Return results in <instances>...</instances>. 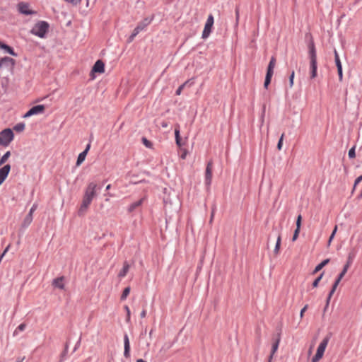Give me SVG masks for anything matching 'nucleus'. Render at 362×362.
I'll return each mask as SVG.
<instances>
[{
	"label": "nucleus",
	"instance_id": "51",
	"mask_svg": "<svg viewBox=\"0 0 362 362\" xmlns=\"http://www.w3.org/2000/svg\"><path fill=\"white\" fill-rule=\"evenodd\" d=\"M143 141H144V144H145L146 146L147 147H150V145H151V142L149 141H148L146 139L144 138L143 139Z\"/></svg>",
	"mask_w": 362,
	"mask_h": 362
},
{
	"label": "nucleus",
	"instance_id": "7",
	"mask_svg": "<svg viewBox=\"0 0 362 362\" xmlns=\"http://www.w3.org/2000/svg\"><path fill=\"white\" fill-rule=\"evenodd\" d=\"M17 8L19 13L23 15L35 14L36 12L30 8V4L26 2H20L17 5Z\"/></svg>",
	"mask_w": 362,
	"mask_h": 362
},
{
	"label": "nucleus",
	"instance_id": "19",
	"mask_svg": "<svg viewBox=\"0 0 362 362\" xmlns=\"http://www.w3.org/2000/svg\"><path fill=\"white\" fill-rule=\"evenodd\" d=\"M275 65H276V59L274 57H272L269 63L267 74L273 75L274 69L275 67Z\"/></svg>",
	"mask_w": 362,
	"mask_h": 362
},
{
	"label": "nucleus",
	"instance_id": "22",
	"mask_svg": "<svg viewBox=\"0 0 362 362\" xmlns=\"http://www.w3.org/2000/svg\"><path fill=\"white\" fill-rule=\"evenodd\" d=\"M129 269V264L127 262H124V263L123 264V268L119 272L118 276L120 278L124 277L127 275V274L128 273Z\"/></svg>",
	"mask_w": 362,
	"mask_h": 362
},
{
	"label": "nucleus",
	"instance_id": "14",
	"mask_svg": "<svg viewBox=\"0 0 362 362\" xmlns=\"http://www.w3.org/2000/svg\"><path fill=\"white\" fill-rule=\"evenodd\" d=\"M334 59H335L336 66L337 67L339 80V81H341L343 79L342 66H341V64L340 62L339 54L336 50H334Z\"/></svg>",
	"mask_w": 362,
	"mask_h": 362
},
{
	"label": "nucleus",
	"instance_id": "61",
	"mask_svg": "<svg viewBox=\"0 0 362 362\" xmlns=\"http://www.w3.org/2000/svg\"><path fill=\"white\" fill-rule=\"evenodd\" d=\"M64 355H65V353H64V354H63V355L62 356V358L60 359L59 362H62V360H63V357L64 356Z\"/></svg>",
	"mask_w": 362,
	"mask_h": 362
},
{
	"label": "nucleus",
	"instance_id": "58",
	"mask_svg": "<svg viewBox=\"0 0 362 362\" xmlns=\"http://www.w3.org/2000/svg\"><path fill=\"white\" fill-rule=\"evenodd\" d=\"M185 157H186V153H184L181 156V158H182V159H185Z\"/></svg>",
	"mask_w": 362,
	"mask_h": 362
},
{
	"label": "nucleus",
	"instance_id": "6",
	"mask_svg": "<svg viewBox=\"0 0 362 362\" xmlns=\"http://www.w3.org/2000/svg\"><path fill=\"white\" fill-rule=\"evenodd\" d=\"M214 23V16L212 14H209L207 18L206 22L205 23L204 30L202 32V37L203 39H206L210 35V34L211 33L212 28H213Z\"/></svg>",
	"mask_w": 362,
	"mask_h": 362
},
{
	"label": "nucleus",
	"instance_id": "10",
	"mask_svg": "<svg viewBox=\"0 0 362 362\" xmlns=\"http://www.w3.org/2000/svg\"><path fill=\"white\" fill-rule=\"evenodd\" d=\"M105 71V64L101 60H98L93 65L91 70L92 78H94V73L103 74Z\"/></svg>",
	"mask_w": 362,
	"mask_h": 362
},
{
	"label": "nucleus",
	"instance_id": "25",
	"mask_svg": "<svg viewBox=\"0 0 362 362\" xmlns=\"http://www.w3.org/2000/svg\"><path fill=\"white\" fill-rule=\"evenodd\" d=\"M281 242V235H279L277 240H276V245H275V247L274 250V253L275 255H278L279 253Z\"/></svg>",
	"mask_w": 362,
	"mask_h": 362
},
{
	"label": "nucleus",
	"instance_id": "63",
	"mask_svg": "<svg viewBox=\"0 0 362 362\" xmlns=\"http://www.w3.org/2000/svg\"><path fill=\"white\" fill-rule=\"evenodd\" d=\"M327 308H328V307H326V306L325 307V308H324V312H325V311L327 310Z\"/></svg>",
	"mask_w": 362,
	"mask_h": 362
},
{
	"label": "nucleus",
	"instance_id": "13",
	"mask_svg": "<svg viewBox=\"0 0 362 362\" xmlns=\"http://www.w3.org/2000/svg\"><path fill=\"white\" fill-rule=\"evenodd\" d=\"M14 62L15 61L13 59L5 57L0 59V68L8 67L11 69L14 65Z\"/></svg>",
	"mask_w": 362,
	"mask_h": 362
},
{
	"label": "nucleus",
	"instance_id": "64",
	"mask_svg": "<svg viewBox=\"0 0 362 362\" xmlns=\"http://www.w3.org/2000/svg\"><path fill=\"white\" fill-rule=\"evenodd\" d=\"M151 334H152V331H151L150 333H149L150 336H151Z\"/></svg>",
	"mask_w": 362,
	"mask_h": 362
},
{
	"label": "nucleus",
	"instance_id": "23",
	"mask_svg": "<svg viewBox=\"0 0 362 362\" xmlns=\"http://www.w3.org/2000/svg\"><path fill=\"white\" fill-rule=\"evenodd\" d=\"M0 48L4 49L6 52L9 53L10 54H11L13 56H16V54L14 52L12 47H11L10 46H8L6 44H4L1 42H0Z\"/></svg>",
	"mask_w": 362,
	"mask_h": 362
},
{
	"label": "nucleus",
	"instance_id": "5",
	"mask_svg": "<svg viewBox=\"0 0 362 362\" xmlns=\"http://www.w3.org/2000/svg\"><path fill=\"white\" fill-rule=\"evenodd\" d=\"M14 134L11 129H5L0 132V145L8 146L13 140Z\"/></svg>",
	"mask_w": 362,
	"mask_h": 362
},
{
	"label": "nucleus",
	"instance_id": "43",
	"mask_svg": "<svg viewBox=\"0 0 362 362\" xmlns=\"http://www.w3.org/2000/svg\"><path fill=\"white\" fill-rule=\"evenodd\" d=\"M294 75H295L294 71H292V73L289 77V83H290L291 88L293 87V86Z\"/></svg>",
	"mask_w": 362,
	"mask_h": 362
},
{
	"label": "nucleus",
	"instance_id": "36",
	"mask_svg": "<svg viewBox=\"0 0 362 362\" xmlns=\"http://www.w3.org/2000/svg\"><path fill=\"white\" fill-rule=\"evenodd\" d=\"M301 221H302V216L299 214L296 219V229L300 230L301 227Z\"/></svg>",
	"mask_w": 362,
	"mask_h": 362
},
{
	"label": "nucleus",
	"instance_id": "44",
	"mask_svg": "<svg viewBox=\"0 0 362 362\" xmlns=\"http://www.w3.org/2000/svg\"><path fill=\"white\" fill-rule=\"evenodd\" d=\"M37 205L36 204H34L31 209H30V211L28 214H30V216H33V213L37 209Z\"/></svg>",
	"mask_w": 362,
	"mask_h": 362
},
{
	"label": "nucleus",
	"instance_id": "39",
	"mask_svg": "<svg viewBox=\"0 0 362 362\" xmlns=\"http://www.w3.org/2000/svg\"><path fill=\"white\" fill-rule=\"evenodd\" d=\"M322 276H323V274H321L320 275V276H318V277H317V279L313 281V286L314 288H316V287L318 286L319 282L320 281V280H321V279H322Z\"/></svg>",
	"mask_w": 362,
	"mask_h": 362
},
{
	"label": "nucleus",
	"instance_id": "53",
	"mask_svg": "<svg viewBox=\"0 0 362 362\" xmlns=\"http://www.w3.org/2000/svg\"><path fill=\"white\" fill-rule=\"evenodd\" d=\"M161 126H162V127H163V128H166V127H168V122H167L163 121V122L161 123Z\"/></svg>",
	"mask_w": 362,
	"mask_h": 362
},
{
	"label": "nucleus",
	"instance_id": "27",
	"mask_svg": "<svg viewBox=\"0 0 362 362\" xmlns=\"http://www.w3.org/2000/svg\"><path fill=\"white\" fill-rule=\"evenodd\" d=\"M356 255H357V250L356 248L351 249V250L349 251V252L347 255V259H349V260L354 262Z\"/></svg>",
	"mask_w": 362,
	"mask_h": 362
},
{
	"label": "nucleus",
	"instance_id": "47",
	"mask_svg": "<svg viewBox=\"0 0 362 362\" xmlns=\"http://www.w3.org/2000/svg\"><path fill=\"white\" fill-rule=\"evenodd\" d=\"M308 308V305H305L300 310V318H303V315H304V313L307 310Z\"/></svg>",
	"mask_w": 362,
	"mask_h": 362
},
{
	"label": "nucleus",
	"instance_id": "35",
	"mask_svg": "<svg viewBox=\"0 0 362 362\" xmlns=\"http://www.w3.org/2000/svg\"><path fill=\"white\" fill-rule=\"evenodd\" d=\"M284 137V133H283L279 140V142L277 144V148L279 151L281 150L282 146H283V141Z\"/></svg>",
	"mask_w": 362,
	"mask_h": 362
},
{
	"label": "nucleus",
	"instance_id": "28",
	"mask_svg": "<svg viewBox=\"0 0 362 362\" xmlns=\"http://www.w3.org/2000/svg\"><path fill=\"white\" fill-rule=\"evenodd\" d=\"M26 328V324L25 323H21L18 326V327L15 329L13 332V335H17L18 332H23Z\"/></svg>",
	"mask_w": 362,
	"mask_h": 362
},
{
	"label": "nucleus",
	"instance_id": "57",
	"mask_svg": "<svg viewBox=\"0 0 362 362\" xmlns=\"http://www.w3.org/2000/svg\"><path fill=\"white\" fill-rule=\"evenodd\" d=\"M235 14H236V18L238 20L239 18V11L238 8L235 10Z\"/></svg>",
	"mask_w": 362,
	"mask_h": 362
},
{
	"label": "nucleus",
	"instance_id": "37",
	"mask_svg": "<svg viewBox=\"0 0 362 362\" xmlns=\"http://www.w3.org/2000/svg\"><path fill=\"white\" fill-rule=\"evenodd\" d=\"M187 83V81H186L185 83H184L183 84H182L181 86H180L178 87V88L176 90V95H180L181 94L183 88H185V86H186Z\"/></svg>",
	"mask_w": 362,
	"mask_h": 362
},
{
	"label": "nucleus",
	"instance_id": "29",
	"mask_svg": "<svg viewBox=\"0 0 362 362\" xmlns=\"http://www.w3.org/2000/svg\"><path fill=\"white\" fill-rule=\"evenodd\" d=\"M25 124L21 122L16 124L13 127V129L18 132H21L25 129Z\"/></svg>",
	"mask_w": 362,
	"mask_h": 362
},
{
	"label": "nucleus",
	"instance_id": "30",
	"mask_svg": "<svg viewBox=\"0 0 362 362\" xmlns=\"http://www.w3.org/2000/svg\"><path fill=\"white\" fill-rule=\"evenodd\" d=\"M140 33V31L139 30H137L136 28H134V30H133L132 35L129 37V39H128V42H132L134 37Z\"/></svg>",
	"mask_w": 362,
	"mask_h": 362
},
{
	"label": "nucleus",
	"instance_id": "15",
	"mask_svg": "<svg viewBox=\"0 0 362 362\" xmlns=\"http://www.w3.org/2000/svg\"><path fill=\"white\" fill-rule=\"evenodd\" d=\"M90 148V144H88L86 146V149L78 155L77 161H76L77 166H79L85 160L86 157L87 156V153H88Z\"/></svg>",
	"mask_w": 362,
	"mask_h": 362
},
{
	"label": "nucleus",
	"instance_id": "60",
	"mask_svg": "<svg viewBox=\"0 0 362 362\" xmlns=\"http://www.w3.org/2000/svg\"><path fill=\"white\" fill-rule=\"evenodd\" d=\"M213 218H214V211H213V212H212V214H211V220H210V221H212Z\"/></svg>",
	"mask_w": 362,
	"mask_h": 362
},
{
	"label": "nucleus",
	"instance_id": "46",
	"mask_svg": "<svg viewBox=\"0 0 362 362\" xmlns=\"http://www.w3.org/2000/svg\"><path fill=\"white\" fill-rule=\"evenodd\" d=\"M355 148L353 147L349 151V158H353L355 157Z\"/></svg>",
	"mask_w": 362,
	"mask_h": 362
},
{
	"label": "nucleus",
	"instance_id": "62",
	"mask_svg": "<svg viewBox=\"0 0 362 362\" xmlns=\"http://www.w3.org/2000/svg\"><path fill=\"white\" fill-rule=\"evenodd\" d=\"M7 250H8V247H7V248H6V250H4V252L3 255H2V256H4V254L7 252Z\"/></svg>",
	"mask_w": 362,
	"mask_h": 362
},
{
	"label": "nucleus",
	"instance_id": "48",
	"mask_svg": "<svg viewBox=\"0 0 362 362\" xmlns=\"http://www.w3.org/2000/svg\"><path fill=\"white\" fill-rule=\"evenodd\" d=\"M353 264V261H351L349 259H346V262L344 264V267L349 269V268L351 267V265Z\"/></svg>",
	"mask_w": 362,
	"mask_h": 362
},
{
	"label": "nucleus",
	"instance_id": "12",
	"mask_svg": "<svg viewBox=\"0 0 362 362\" xmlns=\"http://www.w3.org/2000/svg\"><path fill=\"white\" fill-rule=\"evenodd\" d=\"M11 170V165L6 164L0 168V185L5 181Z\"/></svg>",
	"mask_w": 362,
	"mask_h": 362
},
{
	"label": "nucleus",
	"instance_id": "20",
	"mask_svg": "<svg viewBox=\"0 0 362 362\" xmlns=\"http://www.w3.org/2000/svg\"><path fill=\"white\" fill-rule=\"evenodd\" d=\"M64 277H59V278H57L55 279L54 281H53V286H54L55 287H57L60 289H63L64 288Z\"/></svg>",
	"mask_w": 362,
	"mask_h": 362
},
{
	"label": "nucleus",
	"instance_id": "59",
	"mask_svg": "<svg viewBox=\"0 0 362 362\" xmlns=\"http://www.w3.org/2000/svg\"><path fill=\"white\" fill-rule=\"evenodd\" d=\"M111 187V185H108L107 187H106V189L108 190L110 189Z\"/></svg>",
	"mask_w": 362,
	"mask_h": 362
},
{
	"label": "nucleus",
	"instance_id": "32",
	"mask_svg": "<svg viewBox=\"0 0 362 362\" xmlns=\"http://www.w3.org/2000/svg\"><path fill=\"white\" fill-rule=\"evenodd\" d=\"M273 75H271V74H266V77H265V81H264V86L265 88H268V86L269 85L270 82H271V79H272V77Z\"/></svg>",
	"mask_w": 362,
	"mask_h": 362
},
{
	"label": "nucleus",
	"instance_id": "54",
	"mask_svg": "<svg viewBox=\"0 0 362 362\" xmlns=\"http://www.w3.org/2000/svg\"><path fill=\"white\" fill-rule=\"evenodd\" d=\"M330 300H331V298H329V297H328V296H327V300H326V307H328V306H329V304Z\"/></svg>",
	"mask_w": 362,
	"mask_h": 362
},
{
	"label": "nucleus",
	"instance_id": "31",
	"mask_svg": "<svg viewBox=\"0 0 362 362\" xmlns=\"http://www.w3.org/2000/svg\"><path fill=\"white\" fill-rule=\"evenodd\" d=\"M130 287H127L124 289L122 294L121 296V300H124L127 298V297L129 296L130 293Z\"/></svg>",
	"mask_w": 362,
	"mask_h": 362
},
{
	"label": "nucleus",
	"instance_id": "55",
	"mask_svg": "<svg viewBox=\"0 0 362 362\" xmlns=\"http://www.w3.org/2000/svg\"><path fill=\"white\" fill-rule=\"evenodd\" d=\"M175 141H176V144H177L179 146H181V143H180V139H175Z\"/></svg>",
	"mask_w": 362,
	"mask_h": 362
},
{
	"label": "nucleus",
	"instance_id": "41",
	"mask_svg": "<svg viewBox=\"0 0 362 362\" xmlns=\"http://www.w3.org/2000/svg\"><path fill=\"white\" fill-rule=\"evenodd\" d=\"M348 269L344 267L341 272L339 274L337 279L341 280L344 275L346 274Z\"/></svg>",
	"mask_w": 362,
	"mask_h": 362
},
{
	"label": "nucleus",
	"instance_id": "3",
	"mask_svg": "<svg viewBox=\"0 0 362 362\" xmlns=\"http://www.w3.org/2000/svg\"><path fill=\"white\" fill-rule=\"evenodd\" d=\"M49 28V25L47 22L40 21L37 22L32 29L30 33L40 38H45Z\"/></svg>",
	"mask_w": 362,
	"mask_h": 362
},
{
	"label": "nucleus",
	"instance_id": "16",
	"mask_svg": "<svg viewBox=\"0 0 362 362\" xmlns=\"http://www.w3.org/2000/svg\"><path fill=\"white\" fill-rule=\"evenodd\" d=\"M124 356L125 358H129L130 357V344L127 334L124 336Z\"/></svg>",
	"mask_w": 362,
	"mask_h": 362
},
{
	"label": "nucleus",
	"instance_id": "34",
	"mask_svg": "<svg viewBox=\"0 0 362 362\" xmlns=\"http://www.w3.org/2000/svg\"><path fill=\"white\" fill-rule=\"evenodd\" d=\"M337 226H335V227H334V230H333V231H332V234H331V235H330V237L329 238L328 246H329L331 245V243H332L333 238H334V235H335V234L337 233Z\"/></svg>",
	"mask_w": 362,
	"mask_h": 362
},
{
	"label": "nucleus",
	"instance_id": "38",
	"mask_svg": "<svg viewBox=\"0 0 362 362\" xmlns=\"http://www.w3.org/2000/svg\"><path fill=\"white\" fill-rule=\"evenodd\" d=\"M124 309L125 310L127 311V317H126V321L127 322H129L130 321V317H131V313H130V310L129 308V307L127 305H125L124 306Z\"/></svg>",
	"mask_w": 362,
	"mask_h": 362
},
{
	"label": "nucleus",
	"instance_id": "42",
	"mask_svg": "<svg viewBox=\"0 0 362 362\" xmlns=\"http://www.w3.org/2000/svg\"><path fill=\"white\" fill-rule=\"evenodd\" d=\"M64 1L71 4L73 5H77L81 2L82 0H64Z\"/></svg>",
	"mask_w": 362,
	"mask_h": 362
},
{
	"label": "nucleus",
	"instance_id": "17",
	"mask_svg": "<svg viewBox=\"0 0 362 362\" xmlns=\"http://www.w3.org/2000/svg\"><path fill=\"white\" fill-rule=\"evenodd\" d=\"M153 16L150 18H145L144 21L139 23L136 28L140 32L142 31L151 23V21H153Z\"/></svg>",
	"mask_w": 362,
	"mask_h": 362
},
{
	"label": "nucleus",
	"instance_id": "21",
	"mask_svg": "<svg viewBox=\"0 0 362 362\" xmlns=\"http://www.w3.org/2000/svg\"><path fill=\"white\" fill-rule=\"evenodd\" d=\"M279 342H280V337L279 336L278 338L276 339V340L275 341V342L272 344V352H271V355L269 356V361L272 360L274 354L276 352L278 347H279Z\"/></svg>",
	"mask_w": 362,
	"mask_h": 362
},
{
	"label": "nucleus",
	"instance_id": "26",
	"mask_svg": "<svg viewBox=\"0 0 362 362\" xmlns=\"http://www.w3.org/2000/svg\"><path fill=\"white\" fill-rule=\"evenodd\" d=\"M329 262V259H326L323 260L321 263L316 266L314 270V273H316L320 271L325 265H327Z\"/></svg>",
	"mask_w": 362,
	"mask_h": 362
},
{
	"label": "nucleus",
	"instance_id": "2",
	"mask_svg": "<svg viewBox=\"0 0 362 362\" xmlns=\"http://www.w3.org/2000/svg\"><path fill=\"white\" fill-rule=\"evenodd\" d=\"M310 57V78H315L317 76V55L315 45L311 42L308 46Z\"/></svg>",
	"mask_w": 362,
	"mask_h": 362
},
{
	"label": "nucleus",
	"instance_id": "11",
	"mask_svg": "<svg viewBox=\"0 0 362 362\" xmlns=\"http://www.w3.org/2000/svg\"><path fill=\"white\" fill-rule=\"evenodd\" d=\"M174 342L170 340L165 341L159 350V354L161 356H165L169 351V350L173 347Z\"/></svg>",
	"mask_w": 362,
	"mask_h": 362
},
{
	"label": "nucleus",
	"instance_id": "50",
	"mask_svg": "<svg viewBox=\"0 0 362 362\" xmlns=\"http://www.w3.org/2000/svg\"><path fill=\"white\" fill-rule=\"evenodd\" d=\"M175 139H180V129L179 128H176L175 130Z\"/></svg>",
	"mask_w": 362,
	"mask_h": 362
},
{
	"label": "nucleus",
	"instance_id": "9",
	"mask_svg": "<svg viewBox=\"0 0 362 362\" xmlns=\"http://www.w3.org/2000/svg\"><path fill=\"white\" fill-rule=\"evenodd\" d=\"M212 169H213V163L212 161H209L207 163L205 172V183L208 187L210 186L212 180Z\"/></svg>",
	"mask_w": 362,
	"mask_h": 362
},
{
	"label": "nucleus",
	"instance_id": "56",
	"mask_svg": "<svg viewBox=\"0 0 362 362\" xmlns=\"http://www.w3.org/2000/svg\"><path fill=\"white\" fill-rule=\"evenodd\" d=\"M334 291L331 289V291H330V292H329V293L328 295V297L332 298V296L334 294Z\"/></svg>",
	"mask_w": 362,
	"mask_h": 362
},
{
	"label": "nucleus",
	"instance_id": "49",
	"mask_svg": "<svg viewBox=\"0 0 362 362\" xmlns=\"http://www.w3.org/2000/svg\"><path fill=\"white\" fill-rule=\"evenodd\" d=\"M362 181V175L358 177L354 182V187Z\"/></svg>",
	"mask_w": 362,
	"mask_h": 362
},
{
	"label": "nucleus",
	"instance_id": "8",
	"mask_svg": "<svg viewBox=\"0 0 362 362\" xmlns=\"http://www.w3.org/2000/svg\"><path fill=\"white\" fill-rule=\"evenodd\" d=\"M45 106L43 105H38L30 108L23 116L24 118L29 117L32 115L41 114L45 111Z\"/></svg>",
	"mask_w": 362,
	"mask_h": 362
},
{
	"label": "nucleus",
	"instance_id": "40",
	"mask_svg": "<svg viewBox=\"0 0 362 362\" xmlns=\"http://www.w3.org/2000/svg\"><path fill=\"white\" fill-rule=\"evenodd\" d=\"M300 230H298V229H296L294 230V233H293V235L292 237V241L294 242L296 241L298 238V235H299V233H300Z\"/></svg>",
	"mask_w": 362,
	"mask_h": 362
},
{
	"label": "nucleus",
	"instance_id": "18",
	"mask_svg": "<svg viewBox=\"0 0 362 362\" xmlns=\"http://www.w3.org/2000/svg\"><path fill=\"white\" fill-rule=\"evenodd\" d=\"M33 216H30V214H27L24 218L23 221L21 223V228H27L32 223Z\"/></svg>",
	"mask_w": 362,
	"mask_h": 362
},
{
	"label": "nucleus",
	"instance_id": "1",
	"mask_svg": "<svg viewBox=\"0 0 362 362\" xmlns=\"http://www.w3.org/2000/svg\"><path fill=\"white\" fill-rule=\"evenodd\" d=\"M98 185L95 182H90L86 188L83 201L81 207L78 211L79 215H83L86 211L87 209L90 206L93 199L97 194Z\"/></svg>",
	"mask_w": 362,
	"mask_h": 362
},
{
	"label": "nucleus",
	"instance_id": "24",
	"mask_svg": "<svg viewBox=\"0 0 362 362\" xmlns=\"http://www.w3.org/2000/svg\"><path fill=\"white\" fill-rule=\"evenodd\" d=\"M143 202V199L131 204L128 207V211L129 213L134 211L137 207H139Z\"/></svg>",
	"mask_w": 362,
	"mask_h": 362
},
{
	"label": "nucleus",
	"instance_id": "45",
	"mask_svg": "<svg viewBox=\"0 0 362 362\" xmlns=\"http://www.w3.org/2000/svg\"><path fill=\"white\" fill-rule=\"evenodd\" d=\"M341 280L339 279H337L335 280V282L334 283L333 286H332V290L334 291L335 292L339 284L340 283Z\"/></svg>",
	"mask_w": 362,
	"mask_h": 362
},
{
	"label": "nucleus",
	"instance_id": "4",
	"mask_svg": "<svg viewBox=\"0 0 362 362\" xmlns=\"http://www.w3.org/2000/svg\"><path fill=\"white\" fill-rule=\"evenodd\" d=\"M329 338L328 337H325L322 340V341L320 343L317 349L316 354H315L312 359V362H318L322 358L325 349L329 343Z\"/></svg>",
	"mask_w": 362,
	"mask_h": 362
},
{
	"label": "nucleus",
	"instance_id": "33",
	"mask_svg": "<svg viewBox=\"0 0 362 362\" xmlns=\"http://www.w3.org/2000/svg\"><path fill=\"white\" fill-rule=\"evenodd\" d=\"M10 156H11V152L9 151H6L4 153V155L1 158V162L3 163V164H4L8 160Z\"/></svg>",
	"mask_w": 362,
	"mask_h": 362
},
{
	"label": "nucleus",
	"instance_id": "52",
	"mask_svg": "<svg viewBox=\"0 0 362 362\" xmlns=\"http://www.w3.org/2000/svg\"><path fill=\"white\" fill-rule=\"evenodd\" d=\"M140 315L141 318H144L146 316V310H143Z\"/></svg>",
	"mask_w": 362,
	"mask_h": 362
}]
</instances>
